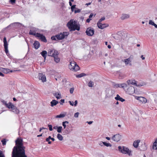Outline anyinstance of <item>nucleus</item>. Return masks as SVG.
<instances>
[{
	"mask_svg": "<svg viewBox=\"0 0 157 157\" xmlns=\"http://www.w3.org/2000/svg\"><path fill=\"white\" fill-rule=\"evenodd\" d=\"M15 143L16 145L13 149L12 157H27L25 154V147L23 145L22 140L17 138Z\"/></svg>",
	"mask_w": 157,
	"mask_h": 157,
	"instance_id": "obj_1",
	"label": "nucleus"
},
{
	"mask_svg": "<svg viewBox=\"0 0 157 157\" xmlns=\"http://www.w3.org/2000/svg\"><path fill=\"white\" fill-rule=\"evenodd\" d=\"M67 26L70 31L80 29V27L78 25L77 22L73 19L71 20L67 24Z\"/></svg>",
	"mask_w": 157,
	"mask_h": 157,
	"instance_id": "obj_2",
	"label": "nucleus"
},
{
	"mask_svg": "<svg viewBox=\"0 0 157 157\" xmlns=\"http://www.w3.org/2000/svg\"><path fill=\"white\" fill-rule=\"evenodd\" d=\"M118 148L119 151L123 154L128 155L130 156H132V151L127 147L124 146H119L118 147Z\"/></svg>",
	"mask_w": 157,
	"mask_h": 157,
	"instance_id": "obj_3",
	"label": "nucleus"
},
{
	"mask_svg": "<svg viewBox=\"0 0 157 157\" xmlns=\"http://www.w3.org/2000/svg\"><path fill=\"white\" fill-rule=\"evenodd\" d=\"M69 68L70 70L75 71H78L79 69L78 66L73 61L70 62L69 65Z\"/></svg>",
	"mask_w": 157,
	"mask_h": 157,
	"instance_id": "obj_4",
	"label": "nucleus"
},
{
	"mask_svg": "<svg viewBox=\"0 0 157 157\" xmlns=\"http://www.w3.org/2000/svg\"><path fill=\"white\" fill-rule=\"evenodd\" d=\"M69 34V33L68 32H63L56 35V37L57 40H61L67 38Z\"/></svg>",
	"mask_w": 157,
	"mask_h": 157,
	"instance_id": "obj_5",
	"label": "nucleus"
},
{
	"mask_svg": "<svg viewBox=\"0 0 157 157\" xmlns=\"http://www.w3.org/2000/svg\"><path fill=\"white\" fill-rule=\"evenodd\" d=\"M59 54L58 51L54 49H50L48 50V56L53 57L55 56H58Z\"/></svg>",
	"mask_w": 157,
	"mask_h": 157,
	"instance_id": "obj_6",
	"label": "nucleus"
},
{
	"mask_svg": "<svg viewBox=\"0 0 157 157\" xmlns=\"http://www.w3.org/2000/svg\"><path fill=\"white\" fill-rule=\"evenodd\" d=\"M128 86V87H126L127 89H125L126 93L129 94H133L135 92L134 88L132 86Z\"/></svg>",
	"mask_w": 157,
	"mask_h": 157,
	"instance_id": "obj_7",
	"label": "nucleus"
},
{
	"mask_svg": "<svg viewBox=\"0 0 157 157\" xmlns=\"http://www.w3.org/2000/svg\"><path fill=\"white\" fill-rule=\"evenodd\" d=\"M3 42H4V46L5 48V51L6 54V55L10 57V54L9 53V51L8 50V44L7 42L6 38L4 37L3 39Z\"/></svg>",
	"mask_w": 157,
	"mask_h": 157,
	"instance_id": "obj_8",
	"label": "nucleus"
},
{
	"mask_svg": "<svg viewBox=\"0 0 157 157\" xmlns=\"http://www.w3.org/2000/svg\"><path fill=\"white\" fill-rule=\"evenodd\" d=\"M39 32L38 29L35 28H32L30 30L29 34L33 35L37 37V34H39L38 32Z\"/></svg>",
	"mask_w": 157,
	"mask_h": 157,
	"instance_id": "obj_9",
	"label": "nucleus"
},
{
	"mask_svg": "<svg viewBox=\"0 0 157 157\" xmlns=\"http://www.w3.org/2000/svg\"><path fill=\"white\" fill-rule=\"evenodd\" d=\"M94 29L91 27L87 28L86 32V34L89 36H92L94 34Z\"/></svg>",
	"mask_w": 157,
	"mask_h": 157,
	"instance_id": "obj_10",
	"label": "nucleus"
},
{
	"mask_svg": "<svg viewBox=\"0 0 157 157\" xmlns=\"http://www.w3.org/2000/svg\"><path fill=\"white\" fill-rule=\"evenodd\" d=\"M122 136L119 134H116L113 136L112 138V139L114 141L118 142L121 139Z\"/></svg>",
	"mask_w": 157,
	"mask_h": 157,
	"instance_id": "obj_11",
	"label": "nucleus"
},
{
	"mask_svg": "<svg viewBox=\"0 0 157 157\" xmlns=\"http://www.w3.org/2000/svg\"><path fill=\"white\" fill-rule=\"evenodd\" d=\"M98 27L101 29H103L109 26V25L107 23L102 24V23H97Z\"/></svg>",
	"mask_w": 157,
	"mask_h": 157,
	"instance_id": "obj_12",
	"label": "nucleus"
},
{
	"mask_svg": "<svg viewBox=\"0 0 157 157\" xmlns=\"http://www.w3.org/2000/svg\"><path fill=\"white\" fill-rule=\"evenodd\" d=\"M135 98L143 103H145L147 102V99L144 97L136 96Z\"/></svg>",
	"mask_w": 157,
	"mask_h": 157,
	"instance_id": "obj_13",
	"label": "nucleus"
},
{
	"mask_svg": "<svg viewBox=\"0 0 157 157\" xmlns=\"http://www.w3.org/2000/svg\"><path fill=\"white\" fill-rule=\"evenodd\" d=\"M105 92L106 95L108 97L112 96L114 93L113 91L109 88L107 89Z\"/></svg>",
	"mask_w": 157,
	"mask_h": 157,
	"instance_id": "obj_14",
	"label": "nucleus"
},
{
	"mask_svg": "<svg viewBox=\"0 0 157 157\" xmlns=\"http://www.w3.org/2000/svg\"><path fill=\"white\" fill-rule=\"evenodd\" d=\"M123 62L125 64L126 66H131L132 65V61L131 58V56H130L127 59H124Z\"/></svg>",
	"mask_w": 157,
	"mask_h": 157,
	"instance_id": "obj_15",
	"label": "nucleus"
},
{
	"mask_svg": "<svg viewBox=\"0 0 157 157\" xmlns=\"http://www.w3.org/2000/svg\"><path fill=\"white\" fill-rule=\"evenodd\" d=\"M39 79L41 80L43 82H44L46 81V78L45 76L42 73H39L38 75Z\"/></svg>",
	"mask_w": 157,
	"mask_h": 157,
	"instance_id": "obj_16",
	"label": "nucleus"
},
{
	"mask_svg": "<svg viewBox=\"0 0 157 157\" xmlns=\"http://www.w3.org/2000/svg\"><path fill=\"white\" fill-rule=\"evenodd\" d=\"M37 37H38L42 41L46 42L47 41V40L43 34L40 33L37 34Z\"/></svg>",
	"mask_w": 157,
	"mask_h": 157,
	"instance_id": "obj_17",
	"label": "nucleus"
},
{
	"mask_svg": "<svg viewBox=\"0 0 157 157\" xmlns=\"http://www.w3.org/2000/svg\"><path fill=\"white\" fill-rule=\"evenodd\" d=\"M127 83L128 84V86H130V85H135L138 86H142L141 85H137L136 82V81L134 80H128L127 81Z\"/></svg>",
	"mask_w": 157,
	"mask_h": 157,
	"instance_id": "obj_18",
	"label": "nucleus"
},
{
	"mask_svg": "<svg viewBox=\"0 0 157 157\" xmlns=\"http://www.w3.org/2000/svg\"><path fill=\"white\" fill-rule=\"evenodd\" d=\"M53 94L57 99H59L61 98V94L60 92H57L56 91L54 92Z\"/></svg>",
	"mask_w": 157,
	"mask_h": 157,
	"instance_id": "obj_19",
	"label": "nucleus"
},
{
	"mask_svg": "<svg viewBox=\"0 0 157 157\" xmlns=\"http://www.w3.org/2000/svg\"><path fill=\"white\" fill-rule=\"evenodd\" d=\"M140 142V140H135L133 142V146L135 148H137L139 146V144Z\"/></svg>",
	"mask_w": 157,
	"mask_h": 157,
	"instance_id": "obj_20",
	"label": "nucleus"
},
{
	"mask_svg": "<svg viewBox=\"0 0 157 157\" xmlns=\"http://www.w3.org/2000/svg\"><path fill=\"white\" fill-rule=\"evenodd\" d=\"M130 17V15L127 14H123L121 17V19L122 20H124L128 19Z\"/></svg>",
	"mask_w": 157,
	"mask_h": 157,
	"instance_id": "obj_21",
	"label": "nucleus"
},
{
	"mask_svg": "<svg viewBox=\"0 0 157 157\" xmlns=\"http://www.w3.org/2000/svg\"><path fill=\"white\" fill-rule=\"evenodd\" d=\"M115 99L117 101H119L121 102H124L125 101L124 99L121 97L118 94L117 95L116 97L115 98Z\"/></svg>",
	"mask_w": 157,
	"mask_h": 157,
	"instance_id": "obj_22",
	"label": "nucleus"
},
{
	"mask_svg": "<svg viewBox=\"0 0 157 157\" xmlns=\"http://www.w3.org/2000/svg\"><path fill=\"white\" fill-rule=\"evenodd\" d=\"M40 54L44 59H45L48 54L47 52L45 50H44L40 53Z\"/></svg>",
	"mask_w": 157,
	"mask_h": 157,
	"instance_id": "obj_23",
	"label": "nucleus"
},
{
	"mask_svg": "<svg viewBox=\"0 0 157 157\" xmlns=\"http://www.w3.org/2000/svg\"><path fill=\"white\" fill-rule=\"evenodd\" d=\"M33 45L34 46V48L36 49H38L40 46V44L39 42L37 41H35Z\"/></svg>",
	"mask_w": 157,
	"mask_h": 157,
	"instance_id": "obj_24",
	"label": "nucleus"
},
{
	"mask_svg": "<svg viewBox=\"0 0 157 157\" xmlns=\"http://www.w3.org/2000/svg\"><path fill=\"white\" fill-rule=\"evenodd\" d=\"M66 115V113H60L59 115H57L55 117L56 118H62L64 117Z\"/></svg>",
	"mask_w": 157,
	"mask_h": 157,
	"instance_id": "obj_25",
	"label": "nucleus"
},
{
	"mask_svg": "<svg viewBox=\"0 0 157 157\" xmlns=\"http://www.w3.org/2000/svg\"><path fill=\"white\" fill-rule=\"evenodd\" d=\"M8 105V106H7V107L9 109H11L10 110L11 111L14 108H15V107L16 106L10 102H9V105Z\"/></svg>",
	"mask_w": 157,
	"mask_h": 157,
	"instance_id": "obj_26",
	"label": "nucleus"
},
{
	"mask_svg": "<svg viewBox=\"0 0 157 157\" xmlns=\"http://www.w3.org/2000/svg\"><path fill=\"white\" fill-rule=\"evenodd\" d=\"M58 102L55 100H53L51 102V105L52 107L56 105L58 103Z\"/></svg>",
	"mask_w": 157,
	"mask_h": 157,
	"instance_id": "obj_27",
	"label": "nucleus"
},
{
	"mask_svg": "<svg viewBox=\"0 0 157 157\" xmlns=\"http://www.w3.org/2000/svg\"><path fill=\"white\" fill-rule=\"evenodd\" d=\"M68 102L72 106H76L78 104V101L77 100H75L74 103L73 101H69Z\"/></svg>",
	"mask_w": 157,
	"mask_h": 157,
	"instance_id": "obj_28",
	"label": "nucleus"
},
{
	"mask_svg": "<svg viewBox=\"0 0 157 157\" xmlns=\"http://www.w3.org/2000/svg\"><path fill=\"white\" fill-rule=\"evenodd\" d=\"M54 58V61L56 63H58L60 61V59L58 57V56H55L53 57Z\"/></svg>",
	"mask_w": 157,
	"mask_h": 157,
	"instance_id": "obj_29",
	"label": "nucleus"
},
{
	"mask_svg": "<svg viewBox=\"0 0 157 157\" xmlns=\"http://www.w3.org/2000/svg\"><path fill=\"white\" fill-rule=\"evenodd\" d=\"M126 87H128L127 85L125 83H123L121 84H119V87L122 88L124 89L126 88Z\"/></svg>",
	"mask_w": 157,
	"mask_h": 157,
	"instance_id": "obj_30",
	"label": "nucleus"
},
{
	"mask_svg": "<svg viewBox=\"0 0 157 157\" xmlns=\"http://www.w3.org/2000/svg\"><path fill=\"white\" fill-rule=\"evenodd\" d=\"M12 111L16 114H18L19 113V109L17 108L16 106H15V108L13 109Z\"/></svg>",
	"mask_w": 157,
	"mask_h": 157,
	"instance_id": "obj_31",
	"label": "nucleus"
},
{
	"mask_svg": "<svg viewBox=\"0 0 157 157\" xmlns=\"http://www.w3.org/2000/svg\"><path fill=\"white\" fill-rule=\"evenodd\" d=\"M153 148L154 149L157 150V140H156L154 143Z\"/></svg>",
	"mask_w": 157,
	"mask_h": 157,
	"instance_id": "obj_32",
	"label": "nucleus"
},
{
	"mask_svg": "<svg viewBox=\"0 0 157 157\" xmlns=\"http://www.w3.org/2000/svg\"><path fill=\"white\" fill-rule=\"evenodd\" d=\"M57 138L60 141H61L63 140V137L60 134H58L57 136Z\"/></svg>",
	"mask_w": 157,
	"mask_h": 157,
	"instance_id": "obj_33",
	"label": "nucleus"
},
{
	"mask_svg": "<svg viewBox=\"0 0 157 157\" xmlns=\"http://www.w3.org/2000/svg\"><path fill=\"white\" fill-rule=\"evenodd\" d=\"M69 123L68 121H65L62 122V125L64 127V128L65 129L67 126V124H68Z\"/></svg>",
	"mask_w": 157,
	"mask_h": 157,
	"instance_id": "obj_34",
	"label": "nucleus"
},
{
	"mask_svg": "<svg viewBox=\"0 0 157 157\" xmlns=\"http://www.w3.org/2000/svg\"><path fill=\"white\" fill-rule=\"evenodd\" d=\"M86 75V74L84 73H81L78 75H77L76 77L77 78H81Z\"/></svg>",
	"mask_w": 157,
	"mask_h": 157,
	"instance_id": "obj_35",
	"label": "nucleus"
},
{
	"mask_svg": "<svg viewBox=\"0 0 157 157\" xmlns=\"http://www.w3.org/2000/svg\"><path fill=\"white\" fill-rule=\"evenodd\" d=\"M94 85V82L92 81H90L88 84V86L90 87H92Z\"/></svg>",
	"mask_w": 157,
	"mask_h": 157,
	"instance_id": "obj_36",
	"label": "nucleus"
},
{
	"mask_svg": "<svg viewBox=\"0 0 157 157\" xmlns=\"http://www.w3.org/2000/svg\"><path fill=\"white\" fill-rule=\"evenodd\" d=\"M62 127V126H59L57 129V132L58 133H61V132Z\"/></svg>",
	"mask_w": 157,
	"mask_h": 157,
	"instance_id": "obj_37",
	"label": "nucleus"
},
{
	"mask_svg": "<svg viewBox=\"0 0 157 157\" xmlns=\"http://www.w3.org/2000/svg\"><path fill=\"white\" fill-rule=\"evenodd\" d=\"M149 24L150 25H152L153 26H155V24L154 22L151 20H150L149 21Z\"/></svg>",
	"mask_w": 157,
	"mask_h": 157,
	"instance_id": "obj_38",
	"label": "nucleus"
},
{
	"mask_svg": "<svg viewBox=\"0 0 157 157\" xmlns=\"http://www.w3.org/2000/svg\"><path fill=\"white\" fill-rule=\"evenodd\" d=\"M105 19V17H102L101 19H100L98 23H101L102 21L104 20Z\"/></svg>",
	"mask_w": 157,
	"mask_h": 157,
	"instance_id": "obj_39",
	"label": "nucleus"
},
{
	"mask_svg": "<svg viewBox=\"0 0 157 157\" xmlns=\"http://www.w3.org/2000/svg\"><path fill=\"white\" fill-rule=\"evenodd\" d=\"M8 2L10 3L11 4L13 5L15 3V1H7Z\"/></svg>",
	"mask_w": 157,
	"mask_h": 157,
	"instance_id": "obj_40",
	"label": "nucleus"
},
{
	"mask_svg": "<svg viewBox=\"0 0 157 157\" xmlns=\"http://www.w3.org/2000/svg\"><path fill=\"white\" fill-rule=\"evenodd\" d=\"M2 102L3 103V104L5 105V106L7 107V106H8V105H9V102L7 103H6V101H2Z\"/></svg>",
	"mask_w": 157,
	"mask_h": 157,
	"instance_id": "obj_41",
	"label": "nucleus"
},
{
	"mask_svg": "<svg viewBox=\"0 0 157 157\" xmlns=\"http://www.w3.org/2000/svg\"><path fill=\"white\" fill-rule=\"evenodd\" d=\"M75 6H76L75 5H74L72 6H71V11L72 12L74 11V9H76Z\"/></svg>",
	"mask_w": 157,
	"mask_h": 157,
	"instance_id": "obj_42",
	"label": "nucleus"
},
{
	"mask_svg": "<svg viewBox=\"0 0 157 157\" xmlns=\"http://www.w3.org/2000/svg\"><path fill=\"white\" fill-rule=\"evenodd\" d=\"M106 147H111L112 145L109 143H107L105 145V146Z\"/></svg>",
	"mask_w": 157,
	"mask_h": 157,
	"instance_id": "obj_43",
	"label": "nucleus"
},
{
	"mask_svg": "<svg viewBox=\"0 0 157 157\" xmlns=\"http://www.w3.org/2000/svg\"><path fill=\"white\" fill-rule=\"evenodd\" d=\"M79 114V113L78 112H77L76 113H75L74 117L75 118H77L78 117Z\"/></svg>",
	"mask_w": 157,
	"mask_h": 157,
	"instance_id": "obj_44",
	"label": "nucleus"
},
{
	"mask_svg": "<svg viewBox=\"0 0 157 157\" xmlns=\"http://www.w3.org/2000/svg\"><path fill=\"white\" fill-rule=\"evenodd\" d=\"M119 76L120 78L122 79L124 78L125 76L124 75H123L122 74H120L119 75Z\"/></svg>",
	"mask_w": 157,
	"mask_h": 157,
	"instance_id": "obj_45",
	"label": "nucleus"
},
{
	"mask_svg": "<svg viewBox=\"0 0 157 157\" xmlns=\"http://www.w3.org/2000/svg\"><path fill=\"white\" fill-rule=\"evenodd\" d=\"M48 127H49V130L50 131H52L53 130L52 129V125L50 124L48 125Z\"/></svg>",
	"mask_w": 157,
	"mask_h": 157,
	"instance_id": "obj_46",
	"label": "nucleus"
},
{
	"mask_svg": "<svg viewBox=\"0 0 157 157\" xmlns=\"http://www.w3.org/2000/svg\"><path fill=\"white\" fill-rule=\"evenodd\" d=\"M81 11V10L79 9H78L77 10H74V12L75 13H79Z\"/></svg>",
	"mask_w": 157,
	"mask_h": 157,
	"instance_id": "obj_47",
	"label": "nucleus"
},
{
	"mask_svg": "<svg viewBox=\"0 0 157 157\" xmlns=\"http://www.w3.org/2000/svg\"><path fill=\"white\" fill-rule=\"evenodd\" d=\"M98 144L101 147H103V141H100L98 143Z\"/></svg>",
	"mask_w": 157,
	"mask_h": 157,
	"instance_id": "obj_48",
	"label": "nucleus"
},
{
	"mask_svg": "<svg viewBox=\"0 0 157 157\" xmlns=\"http://www.w3.org/2000/svg\"><path fill=\"white\" fill-rule=\"evenodd\" d=\"M74 90V88H71L70 90V92L71 94H72Z\"/></svg>",
	"mask_w": 157,
	"mask_h": 157,
	"instance_id": "obj_49",
	"label": "nucleus"
},
{
	"mask_svg": "<svg viewBox=\"0 0 157 157\" xmlns=\"http://www.w3.org/2000/svg\"><path fill=\"white\" fill-rule=\"evenodd\" d=\"M2 142L3 145H6V141L5 139L2 140Z\"/></svg>",
	"mask_w": 157,
	"mask_h": 157,
	"instance_id": "obj_50",
	"label": "nucleus"
},
{
	"mask_svg": "<svg viewBox=\"0 0 157 157\" xmlns=\"http://www.w3.org/2000/svg\"><path fill=\"white\" fill-rule=\"evenodd\" d=\"M10 72V69L8 68H6L5 73H7Z\"/></svg>",
	"mask_w": 157,
	"mask_h": 157,
	"instance_id": "obj_51",
	"label": "nucleus"
},
{
	"mask_svg": "<svg viewBox=\"0 0 157 157\" xmlns=\"http://www.w3.org/2000/svg\"><path fill=\"white\" fill-rule=\"evenodd\" d=\"M51 39L53 40H58L56 37V36H53L51 37Z\"/></svg>",
	"mask_w": 157,
	"mask_h": 157,
	"instance_id": "obj_52",
	"label": "nucleus"
},
{
	"mask_svg": "<svg viewBox=\"0 0 157 157\" xmlns=\"http://www.w3.org/2000/svg\"><path fill=\"white\" fill-rule=\"evenodd\" d=\"M6 70V68H0V70L1 71L5 73V71Z\"/></svg>",
	"mask_w": 157,
	"mask_h": 157,
	"instance_id": "obj_53",
	"label": "nucleus"
},
{
	"mask_svg": "<svg viewBox=\"0 0 157 157\" xmlns=\"http://www.w3.org/2000/svg\"><path fill=\"white\" fill-rule=\"evenodd\" d=\"M0 157H5L1 151H0Z\"/></svg>",
	"mask_w": 157,
	"mask_h": 157,
	"instance_id": "obj_54",
	"label": "nucleus"
},
{
	"mask_svg": "<svg viewBox=\"0 0 157 157\" xmlns=\"http://www.w3.org/2000/svg\"><path fill=\"white\" fill-rule=\"evenodd\" d=\"M64 102V99H61L60 100V105H63V103Z\"/></svg>",
	"mask_w": 157,
	"mask_h": 157,
	"instance_id": "obj_55",
	"label": "nucleus"
},
{
	"mask_svg": "<svg viewBox=\"0 0 157 157\" xmlns=\"http://www.w3.org/2000/svg\"><path fill=\"white\" fill-rule=\"evenodd\" d=\"M51 140V136H49L48 138H47L46 139V141H48Z\"/></svg>",
	"mask_w": 157,
	"mask_h": 157,
	"instance_id": "obj_56",
	"label": "nucleus"
},
{
	"mask_svg": "<svg viewBox=\"0 0 157 157\" xmlns=\"http://www.w3.org/2000/svg\"><path fill=\"white\" fill-rule=\"evenodd\" d=\"M114 87L116 88L119 87V84H116L114 86Z\"/></svg>",
	"mask_w": 157,
	"mask_h": 157,
	"instance_id": "obj_57",
	"label": "nucleus"
},
{
	"mask_svg": "<svg viewBox=\"0 0 157 157\" xmlns=\"http://www.w3.org/2000/svg\"><path fill=\"white\" fill-rule=\"evenodd\" d=\"M91 20V19H90V18H88V19L86 20V22H87V23H89V22L90 21V20Z\"/></svg>",
	"mask_w": 157,
	"mask_h": 157,
	"instance_id": "obj_58",
	"label": "nucleus"
},
{
	"mask_svg": "<svg viewBox=\"0 0 157 157\" xmlns=\"http://www.w3.org/2000/svg\"><path fill=\"white\" fill-rule=\"evenodd\" d=\"M93 15H94L93 13H91L89 17V18H92L93 17Z\"/></svg>",
	"mask_w": 157,
	"mask_h": 157,
	"instance_id": "obj_59",
	"label": "nucleus"
},
{
	"mask_svg": "<svg viewBox=\"0 0 157 157\" xmlns=\"http://www.w3.org/2000/svg\"><path fill=\"white\" fill-rule=\"evenodd\" d=\"M58 126H55L53 127V128L54 129H57L58 128Z\"/></svg>",
	"mask_w": 157,
	"mask_h": 157,
	"instance_id": "obj_60",
	"label": "nucleus"
},
{
	"mask_svg": "<svg viewBox=\"0 0 157 157\" xmlns=\"http://www.w3.org/2000/svg\"><path fill=\"white\" fill-rule=\"evenodd\" d=\"M154 101L155 103H157V95H156V98L155 99Z\"/></svg>",
	"mask_w": 157,
	"mask_h": 157,
	"instance_id": "obj_61",
	"label": "nucleus"
},
{
	"mask_svg": "<svg viewBox=\"0 0 157 157\" xmlns=\"http://www.w3.org/2000/svg\"><path fill=\"white\" fill-rule=\"evenodd\" d=\"M141 58H142V60H144L145 59V58L144 56L143 55H141Z\"/></svg>",
	"mask_w": 157,
	"mask_h": 157,
	"instance_id": "obj_62",
	"label": "nucleus"
},
{
	"mask_svg": "<svg viewBox=\"0 0 157 157\" xmlns=\"http://www.w3.org/2000/svg\"><path fill=\"white\" fill-rule=\"evenodd\" d=\"M0 76L4 77V75L2 73L0 72Z\"/></svg>",
	"mask_w": 157,
	"mask_h": 157,
	"instance_id": "obj_63",
	"label": "nucleus"
},
{
	"mask_svg": "<svg viewBox=\"0 0 157 157\" xmlns=\"http://www.w3.org/2000/svg\"><path fill=\"white\" fill-rule=\"evenodd\" d=\"M93 122V121H89V122L87 121V123L89 124H91Z\"/></svg>",
	"mask_w": 157,
	"mask_h": 157,
	"instance_id": "obj_64",
	"label": "nucleus"
}]
</instances>
